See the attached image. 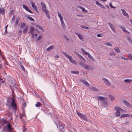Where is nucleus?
I'll return each instance as SVG.
<instances>
[{"label":"nucleus","instance_id":"nucleus-1","mask_svg":"<svg viewBox=\"0 0 132 132\" xmlns=\"http://www.w3.org/2000/svg\"><path fill=\"white\" fill-rule=\"evenodd\" d=\"M16 101V100L13 97L9 98V109L11 108L14 110L16 109L17 106Z\"/></svg>","mask_w":132,"mask_h":132},{"label":"nucleus","instance_id":"nucleus-2","mask_svg":"<svg viewBox=\"0 0 132 132\" xmlns=\"http://www.w3.org/2000/svg\"><path fill=\"white\" fill-rule=\"evenodd\" d=\"M0 123L2 126H3V132H7L8 131V122L5 119L0 120Z\"/></svg>","mask_w":132,"mask_h":132},{"label":"nucleus","instance_id":"nucleus-3","mask_svg":"<svg viewBox=\"0 0 132 132\" xmlns=\"http://www.w3.org/2000/svg\"><path fill=\"white\" fill-rule=\"evenodd\" d=\"M63 54L67 58L69 59L70 62L75 64H76V61L72 59V57L71 56L68 55L66 52H63Z\"/></svg>","mask_w":132,"mask_h":132},{"label":"nucleus","instance_id":"nucleus-4","mask_svg":"<svg viewBox=\"0 0 132 132\" xmlns=\"http://www.w3.org/2000/svg\"><path fill=\"white\" fill-rule=\"evenodd\" d=\"M114 109L116 111L115 115L116 117L120 116V113L123 111L121 108L118 107L115 108Z\"/></svg>","mask_w":132,"mask_h":132},{"label":"nucleus","instance_id":"nucleus-5","mask_svg":"<svg viewBox=\"0 0 132 132\" xmlns=\"http://www.w3.org/2000/svg\"><path fill=\"white\" fill-rule=\"evenodd\" d=\"M57 13H58V15L60 18L62 27L63 28H65V26L63 20V18L62 16L60 13H59V12L57 11Z\"/></svg>","mask_w":132,"mask_h":132},{"label":"nucleus","instance_id":"nucleus-6","mask_svg":"<svg viewBox=\"0 0 132 132\" xmlns=\"http://www.w3.org/2000/svg\"><path fill=\"white\" fill-rule=\"evenodd\" d=\"M40 4L42 7V10L43 12H45V13H49V12L48 10H47L46 6L44 3L42 2H41Z\"/></svg>","mask_w":132,"mask_h":132},{"label":"nucleus","instance_id":"nucleus-7","mask_svg":"<svg viewBox=\"0 0 132 132\" xmlns=\"http://www.w3.org/2000/svg\"><path fill=\"white\" fill-rule=\"evenodd\" d=\"M102 80L104 82V83L107 85L108 86H111V83H110L109 81L106 79L104 78H102Z\"/></svg>","mask_w":132,"mask_h":132},{"label":"nucleus","instance_id":"nucleus-8","mask_svg":"<svg viewBox=\"0 0 132 132\" xmlns=\"http://www.w3.org/2000/svg\"><path fill=\"white\" fill-rule=\"evenodd\" d=\"M22 6L23 8L24 9H25L27 11L31 13H33L30 10L29 8L27 6L23 4L22 5Z\"/></svg>","mask_w":132,"mask_h":132},{"label":"nucleus","instance_id":"nucleus-9","mask_svg":"<svg viewBox=\"0 0 132 132\" xmlns=\"http://www.w3.org/2000/svg\"><path fill=\"white\" fill-rule=\"evenodd\" d=\"M108 24L110 26V27L112 29V30L115 32H116V29L114 28V26L111 23L109 22L108 23Z\"/></svg>","mask_w":132,"mask_h":132},{"label":"nucleus","instance_id":"nucleus-10","mask_svg":"<svg viewBox=\"0 0 132 132\" xmlns=\"http://www.w3.org/2000/svg\"><path fill=\"white\" fill-rule=\"evenodd\" d=\"M123 102L127 107L131 108L132 106V105L127 101H123Z\"/></svg>","mask_w":132,"mask_h":132},{"label":"nucleus","instance_id":"nucleus-11","mask_svg":"<svg viewBox=\"0 0 132 132\" xmlns=\"http://www.w3.org/2000/svg\"><path fill=\"white\" fill-rule=\"evenodd\" d=\"M75 33L78 36L79 38L82 41H84V39L83 37V36L81 35V34L77 32H75Z\"/></svg>","mask_w":132,"mask_h":132},{"label":"nucleus","instance_id":"nucleus-12","mask_svg":"<svg viewBox=\"0 0 132 132\" xmlns=\"http://www.w3.org/2000/svg\"><path fill=\"white\" fill-rule=\"evenodd\" d=\"M81 81L84 84L87 86L89 87L90 86V84L87 82V81L84 80H81Z\"/></svg>","mask_w":132,"mask_h":132},{"label":"nucleus","instance_id":"nucleus-13","mask_svg":"<svg viewBox=\"0 0 132 132\" xmlns=\"http://www.w3.org/2000/svg\"><path fill=\"white\" fill-rule=\"evenodd\" d=\"M123 14L125 16H126L127 18H128L129 16L128 13H126V11L123 9H121Z\"/></svg>","mask_w":132,"mask_h":132},{"label":"nucleus","instance_id":"nucleus-14","mask_svg":"<svg viewBox=\"0 0 132 132\" xmlns=\"http://www.w3.org/2000/svg\"><path fill=\"white\" fill-rule=\"evenodd\" d=\"M78 7L82 10V11L83 12L87 13L88 12V11L87 10H86L85 8H84L81 6H78Z\"/></svg>","mask_w":132,"mask_h":132},{"label":"nucleus","instance_id":"nucleus-15","mask_svg":"<svg viewBox=\"0 0 132 132\" xmlns=\"http://www.w3.org/2000/svg\"><path fill=\"white\" fill-rule=\"evenodd\" d=\"M120 28L122 30L126 33L130 34V32L126 30L125 28L124 27H120Z\"/></svg>","mask_w":132,"mask_h":132},{"label":"nucleus","instance_id":"nucleus-16","mask_svg":"<svg viewBox=\"0 0 132 132\" xmlns=\"http://www.w3.org/2000/svg\"><path fill=\"white\" fill-rule=\"evenodd\" d=\"M30 3L31 4V6L32 8L35 10L37 11V7L35 5V4L34 3H31V2H30Z\"/></svg>","mask_w":132,"mask_h":132},{"label":"nucleus","instance_id":"nucleus-17","mask_svg":"<svg viewBox=\"0 0 132 132\" xmlns=\"http://www.w3.org/2000/svg\"><path fill=\"white\" fill-rule=\"evenodd\" d=\"M128 117H132V115H130L128 114H123L120 117L122 118Z\"/></svg>","mask_w":132,"mask_h":132},{"label":"nucleus","instance_id":"nucleus-18","mask_svg":"<svg viewBox=\"0 0 132 132\" xmlns=\"http://www.w3.org/2000/svg\"><path fill=\"white\" fill-rule=\"evenodd\" d=\"M11 80V81L10 80L9 82L11 84H10V85L11 87H12V86H14L15 84V81L14 80H12V79Z\"/></svg>","mask_w":132,"mask_h":132},{"label":"nucleus","instance_id":"nucleus-19","mask_svg":"<svg viewBox=\"0 0 132 132\" xmlns=\"http://www.w3.org/2000/svg\"><path fill=\"white\" fill-rule=\"evenodd\" d=\"M11 125L9 123V132H14V130L11 128Z\"/></svg>","mask_w":132,"mask_h":132},{"label":"nucleus","instance_id":"nucleus-20","mask_svg":"<svg viewBox=\"0 0 132 132\" xmlns=\"http://www.w3.org/2000/svg\"><path fill=\"white\" fill-rule=\"evenodd\" d=\"M97 98L100 101H105V98L101 96H97Z\"/></svg>","mask_w":132,"mask_h":132},{"label":"nucleus","instance_id":"nucleus-21","mask_svg":"<svg viewBox=\"0 0 132 132\" xmlns=\"http://www.w3.org/2000/svg\"><path fill=\"white\" fill-rule=\"evenodd\" d=\"M88 57L93 61L95 62V59L93 58V57L90 55V54L89 53H88V54L87 55Z\"/></svg>","mask_w":132,"mask_h":132},{"label":"nucleus","instance_id":"nucleus-22","mask_svg":"<svg viewBox=\"0 0 132 132\" xmlns=\"http://www.w3.org/2000/svg\"><path fill=\"white\" fill-rule=\"evenodd\" d=\"M90 90L92 91L98 92V90L95 87H92L90 88Z\"/></svg>","mask_w":132,"mask_h":132},{"label":"nucleus","instance_id":"nucleus-23","mask_svg":"<svg viewBox=\"0 0 132 132\" xmlns=\"http://www.w3.org/2000/svg\"><path fill=\"white\" fill-rule=\"evenodd\" d=\"M127 38L128 41L132 44V39L131 37L129 36H127Z\"/></svg>","mask_w":132,"mask_h":132},{"label":"nucleus","instance_id":"nucleus-24","mask_svg":"<svg viewBox=\"0 0 132 132\" xmlns=\"http://www.w3.org/2000/svg\"><path fill=\"white\" fill-rule=\"evenodd\" d=\"M81 51L82 52L85 54V55H87L88 53H89L88 52H86V51L83 48H81Z\"/></svg>","mask_w":132,"mask_h":132},{"label":"nucleus","instance_id":"nucleus-25","mask_svg":"<svg viewBox=\"0 0 132 132\" xmlns=\"http://www.w3.org/2000/svg\"><path fill=\"white\" fill-rule=\"evenodd\" d=\"M125 82L128 83H130L132 82V80L129 79H126L124 80Z\"/></svg>","mask_w":132,"mask_h":132},{"label":"nucleus","instance_id":"nucleus-26","mask_svg":"<svg viewBox=\"0 0 132 132\" xmlns=\"http://www.w3.org/2000/svg\"><path fill=\"white\" fill-rule=\"evenodd\" d=\"M54 47V45L51 46L47 48L46 50L47 51H49L52 49H53Z\"/></svg>","mask_w":132,"mask_h":132},{"label":"nucleus","instance_id":"nucleus-27","mask_svg":"<svg viewBox=\"0 0 132 132\" xmlns=\"http://www.w3.org/2000/svg\"><path fill=\"white\" fill-rule=\"evenodd\" d=\"M8 27V25H6L5 27V31L4 32V34L3 33V34L5 35H7V27Z\"/></svg>","mask_w":132,"mask_h":132},{"label":"nucleus","instance_id":"nucleus-28","mask_svg":"<svg viewBox=\"0 0 132 132\" xmlns=\"http://www.w3.org/2000/svg\"><path fill=\"white\" fill-rule=\"evenodd\" d=\"M5 12V11L3 8H1L0 9V13L1 14H4Z\"/></svg>","mask_w":132,"mask_h":132},{"label":"nucleus","instance_id":"nucleus-29","mask_svg":"<svg viewBox=\"0 0 132 132\" xmlns=\"http://www.w3.org/2000/svg\"><path fill=\"white\" fill-rule=\"evenodd\" d=\"M31 29L29 33L31 34H32L34 32V28L32 27H30Z\"/></svg>","mask_w":132,"mask_h":132},{"label":"nucleus","instance_id":"nucleus-30","mask_svg":"<svg viewBox=\"0 0 132 132\" xmlns=\"http://www.w3.org/2000/svg\"><path fill=\"white\" fill-rule=\"evenodd\" d=\"M41 105L42 104L40 103L37 102V103L35 104V106L37 107H40Z\"/></svg>","mask_w":132,"mask_h":132},{"label":"nucleus","instance_id":"nucleus-31","mask_svg":"<svg viewBox=\"0 0 132 132\" xmlns=\"http://www.w3.org/2000/svg\"><path fill=\"white\" fill-rule=\"evenodd\" d=\"M71 72L72 73L76 74L77 75H78L79 73V72L77 71H71Z\"/></svg>","mask_w":132,"mask_h":132},{"label":"nucleus","instance_id":"nucleus-32","mask_svg":"<svg viewBox=\"0 0 132 132\" xmlns=\"http://www.w3.org/2000/svg\"><path fill=\"white\" fill-rule=\"evenodd\" d=\"M28 29V28L27 26H26L25 27V28H24V30L23 31V32L24 33H25L27 32V30Z\"/></svg>","mask_w":132,"mask_h":132},{"label":"nucleus","instance_id":"nucleus-33","mask_svg":"<svg viewBox=\"0 0 132 132\" xmlns=\"http://www.w3.org/2000/svg\"><path fill=\"white\" fill-rule=\"evenodd\" d=\"M64 37L65 38V40L67 43H69V38L66 36L65 35H63Z\"/></svg>","mask_w":132,"mask_h":132},{"label":"nucleus","instance_id":"nucleus-34","mask_svg":"<svg viewBox=\"0 0 132 132\" xmlns=\"http://www.w3.org/2000/svg\"><path fill=\"white\" fill-rule=\"evenodd\" d=\"M27 17L30 20L33 22H34L35 21L34 19L32 17L30 16L29 15Z\"/></svg>","mask_w":132,"mask_h":132},{"label":"nucleus","instance_id":"nucleus-35","mask_svg":"<svg viewBox=\"0 0 132 132\" xmlns=\"http://www.w3.org/2000/svg\"><path fill=\"white\" fill-rule=\"evenodd\" d=\"M105 44L108 46L110 47H112L113 46L109 42H108L105 43Z\"/></svg>","mask_w":132,"mask_h":132},{"label":"nucleus","instance_id":"nucleus-36","mask_svg":"<svg viewBox=\"0 0 132 132\" xmlns=\"http://www.w3.org/2000/svg\"><path fill=\"white\" fill-rule=\"evenodd\" d=\"M82 118L83 120L86 121H88L87 119L86 116L84 114V115L83 116H82Z\"/></svg>","mask_w":132,"mask_h":132},{"label":"nucleus","instance_id":"nucleus-37","mask_svg":"<svg viewBox=\"0 0 132 132\" xmlns=\"http://www.w3.org/2000/svg\"><path fill=\"white\" fill-rule=\"evenodd\" d=\"M109 97L112 101H113L114 100V97L111 95H109Z\"/></svg>","mask_w":132,"mask_h":132},{"label":"nucleus","instance_id":"nucleus-38","mask_svg":"<svg viewBox=\"0 0 132 132\" xmlns=\"http://www.w3.org/2000/svg\"><path fill=\"white\" fill-rule=\"evenodd\" d=\"M36 27H38L39 29H40V30H41L42 31H44V29H43V28L42 27L40 26L39 25H37L36 26Z\"/></svg>","mask_w":132,"mask_h":132},{"label":"nucleus","instance_id":"nucleus-39","mask_svg":"<svg viewBox=\"0 0 132 132\" xmlns=\"http://www.w3.org/2000/svg\"><path fill=\"white\" fill-rule=\"evenodd\" d=\"M26 23L25 22L22 23L20 25V28H23L25 25Z\"/></svg>","mask_w":132,"mask_h":132},{"label":"nucleus","instance_id":"nucleus-40","mask_svg":"<svg viewBox=\"0 0 132 132\" xmlns=\"http://www.w3.org/2000/svg\"><path fill=\"white\" fill-rule=\"evenodd\" d=\"M116 52L117 53H119L120 52V51L118 48H115L114 49Z\"/></svg>","mask_w":132,"mask_h":132},{"label":"nucleus","instance_id":"nucleus-41","mask_svg":"<svg viewBox=\"0 0 132 132\" xmlns=\"http://www.w3.org/2000/svg\"><path fill=\"white\" fill-rule=\"evenodd\" d=\"M74 53L75 54L77 55V56L79 57H80L81 56V55H80V54H79L77 52L74 51Z\"/></svg>","mask_w":132,"mask_h":132},{"label":"nucleus","instance_id":"nucleus-42","mask_svg":"<svg viewBox=\"0 0 132 132\" xmlns=\"http://www.w3.org/2000/svg\"><path fill=\"white\" fill-rule=\"evenodd\" d=\"M19 19H20V18L19 16L18 17H17L16 18V22H15V24H18V22L19 20Z\"/></svg>","mask_w":132,"mask_h":132},{"label":"nucleus","instance_id":"nucleus-43","mask_svg":"<svg viewBox=\"0 0 132 132\" xmlns=\"http://www.w3.org/2000/svg\"><path fill=\"white\" fill-rule=\"evenodd\" d=\"M128 57L129 58V59L132 61V55L130 54H128Z\"/></svg>","mask_w":132,"mask_h":132},{"label":"nucleus","instance_id":"nucleus-44","mask_svg":"<svg viewBox=\"0 0 132 132\" xmlns=\"http://www.w3.org/2000/svg\"><path fill=\"white\" fill-rule=\"evenodd\" d=\"M83 67L84 68L86 69H88L89 68V66L88 65H86L85 64H84L83 65Z\"/></svg>","mask_w":132,"mask_h":132},{"label":"nucleus","instance_id":"nucleus-45","mask_svg":"<svg viewBox=\"0 0 132 132\" xmlns=\"http://www.w3.org/2000/svg\"><path fill=\"white\" fill-rule=\"evenodd\" d=\"M79 58L81 59L83 61H84V62H85L86 61L85 59L81 55V56L79 57Z\"/></svg>","mask_w":132,"mask_h":132},{"label":"nucleus","instance_id":"nucleus-46","mask_svg":"<svg viewBox=\"0 0 132 132\" xmlns=\"http://www.w3.org/2000/svg\"><path fill=\"white\" fill-rule=\"evenodd\" d=\"M81 27L82 28L85 29H89V28L86 26H82Z\"/></svg>","mask_w":132,"mask_h":132},{"label":"nucleus","instance_id":"nucleus-47","mask_svg":"<svg viewBox=\"0 0 132 132\" xmlns=\"http://www.w3.org/2000/svg\"><path fill=\"white\" fill-rule=\"evenodd\" d=\"M49 13H45L46 14L47 16V17L49 19H50L51 18L50 15L49 14Z\"/></svg>","mask_w":132,"mask_h":132},{"label":"nucleus","instance_id":"nucleus-48","mask_svg":"<svg viewBox=\"0 0 132 132\" xmlns=\"http://www.w3.org/2000/svg\"><path fill=\"white\" fill-rule=\"evenodd\" d=\"M110 54L111 55H115L116 54V53L114 52H111L110 53Z\"/></svg>","mask_w":132,"mask_h":132},{"label":"nucleus","instance_id":"nucleus-49","mask_svg":"<svg viewBox=\"0 0 132 132\" xmlns=\"http://www.w3.org/2000/svg\"><path fill=\"white\" fill-rule=\"evenodd\" d=\"M99 6L102 8H103L104 9H105V7L104 6V5L101 4H100V5H99Z\"/></svg>","mask_w":132,"mask_h":132},{"label":"nucleus","instance_id":"nucleus-50","mask_svg":"<svg viewBox=\"0 0 132 132\" xmlns=\"http://www.w3.org/2000/svg\"><path fill=\"white\" fill-rule=\"evenodd\" d=\"M79 64L81 66H82L83 67V65H84V64H84V63L81 61L79 62Z\"/></svg>","mask_w":132,"mask_h":132},{"label":"nucleus","instance_id":"nucleus-51","mask_svg":"<svg viewBox=\"0 0 132 132\" xmlns=\"http://www.w3.org/2000/svg\"><path fill=\"white\" fill-rule=\"evenodd\" d=\"M20 66L21 67V69H22V70L23 71H25V69H24V67H23V66L22 65H20Z\"/></svg>","mask_w":132,"mask_h":132},{"label":"nucleus","instance_id":"nucleus-52","mask_svg":"<svg viewBox=\"0 0 132 132\" xmlns=\"http://www.w3.org/2000/svg\"><path fill=\"white\" fill-rule=\"evenodd\" d=\"M42 36L39 35L38 37L37 40H39L40 39L42 38Z\"/></svg>","mask_w":132,"mask_h":132},{"label":"nucleus","instance_id":"nucleus-53","mask_svg":"<svg viewBox=\"0 0 132 132\" xmlns=\"http://www.w3.org/2000/svg\"><path fill=\"white\" fill-rule=\"evenodd\" d=\"M14 11L13 10H11V11L10 12V15H11L12 14L14 13Z\"/></svg>","mask_w":132,"mask_h":132},{"label":"nucleus","instance_id":"nucleus-54","mask_svg":"<svg viewBox=\"0 0 132 132\" xmlns=\"http://www.w3.org/2000/svg\"><path fill=\"white\" fill-rule=\"evenodd\" d=\"M109 5L110 7H111L112 8L115 9L116 7H115L113 6L111 4H109Z\"/></svg>","mask_w":132,"mask_h":132},{"label":"nucleus","instance_id":"nucleus-55","mask_svg":"<svg viewBox=\"0 0 132 132\" xmlns=\"http://www.w3.org/2000/svg\"><path fill=\"white\" fill-rule=\"evenodd\" d=\"M15 15L14 14H13V18H12V20H13L14 21L15 19Z\"/></svg>","mask_w":132,"mask_h":132},{"label":"nucleus","instance_id":"nucleus-56","mask_svg":"<svg viewBox=\"0 0 132 132\" xmlns=\"http://www.w3.org/2000/svg\"><path fill=\"white\" fill-rule=\"evenodd\" d=\"M95 3L96 4L99 6L100 5V3H99V2L97 1H96Z\"/></svg>","mask_w":132,"mask_h":132},{"label":"nucleus","instance_id":"nucleus-57","mask_svg":"<svg viewBox=\"0 0 132 132\" xmlns=\"http://www.w3.org/2000/svg\"><path fill=\"white\" fill-rule=\"evenodd\" d=\"M23 132H24L25 131H26L27 130V129L24 127V126L23 128Z\"/></svg>","mask_w":132,"mask_h":132},{"label":"nucleus","instance_id":"nucleus-58","mask_svg":"<svg viewBox=\"0 0 132 132\" xmlns=\"http://www.w3.org/2000/svg\"><path fill=\"white\" fill-rule=\"evenodd\" d=\"M78 115L79 116L81 115V113L78 112H77Z\"/></svg>","mask_w":132,"mask_h":132},{"label":"nucleus","instance_id":"nucleus-59","mask_svg":"<svg viewBox=\"0 0 132 132\" xmlns=\"http://www.w3.org/2000/svg\"><path fill=\"white\" fill-rule=\"evenodd\" d=\"M103 104L104 105H106L107 104V102L106 101H104L103 102Z\"/></svg>","mask_w":132,"mask_h":132},{"label":"nucleus","instance_id":"nucleus-60","mask_svg":"<svg viewBox=\"0 0 132 132\" xmlns=\"http://www.w3.org/2000/svg\"><path fill=\"white\" fill-rule=\"evenodd\" d=\"M102 35H101V34H97V37H102Z\"/></svg>","mask_w":132,"mask_h":132},{"label":"nucleus","instance_id":"nucleus-61","mask_svg":"<svg viewBox=\"0 0 132 132\" xmlns=\"http://www.w3.org/2000/svg\"><path fill=\"white\" fill-rule=\"evenodd\" d=\"M121 58L122 59H125V60H128V59H126L125 58L123 57V56H122L121 57Z\"/></svg>","mask_w":132,"mask_h":132},{"label":"nucleus","instance_id":"nucleus-62","mask_svg":"<svg viewBox=\"0 0 132 132\" xmlns=\"http://www.w3.org/2000/svg\"><path fill=\"white\" fill-rule=\"evenodd\" d=\"M7 103H6V104L8 106V98H7Z\"/></svg>","mask_w":132,"mask_h":132},{"label":"nucleus","instance_id":"nucleus-63","mask_svg":"<svg viewBox=\"0 0 132 132\" xmlns=\"http://www.w3.org/2000/svg\"><path fill=\"white\" fill-rule=\"evenodd\" d=\"M84 114H81V115L79 117L81 118H82V116H83Z\"/></svg>","mask_w":132,"mask_h":132},{"label":"nucleus","instance_id":"nucleus-64","mask_svg":"<svg viewBox=\"0 0 132 132\" xmlns=\"http://www.w3.org/2000/svg\"><path fill=\"white\" fill-rule=\"evenodd\" d=\"M55 58H58L59 57V56L57 55H56L55 56Z\"/></svg>","mask_w":132,"mask_h":132}]
</instances>
